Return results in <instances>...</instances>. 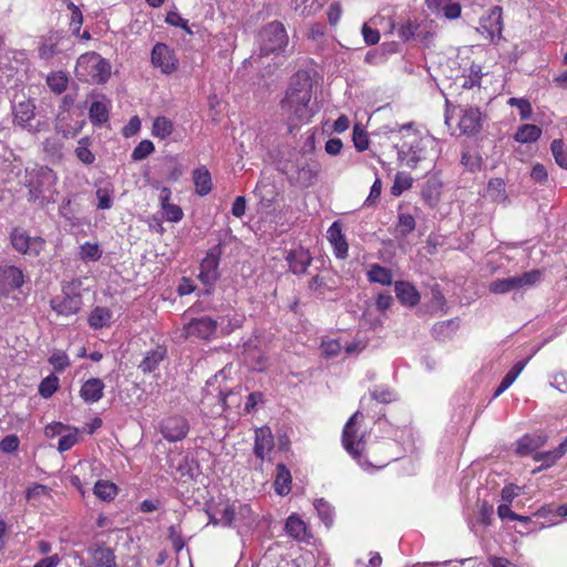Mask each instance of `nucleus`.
<instances>
[{"instance_id":"393cba45","label":"nucleus","mask_w":567,"mask_h":567,"mask_svg":"<svg viewBox=\"0 0 567 567\" xmlns=\"http://www.w3.org/2000/svg\"><path fill=\"white\" fill-rule=\"evenodd\" d=\"M327 238L334 247L336 256L338 258H346L348 254V244L342 234L341 226L334 221L327 231Z\"/></svg>"},{"instance_id":"5701e85b","label":"nucleus","mask_w":567,"mask_h":567,"mask_svg":"<svg viewBox=\"0 0 567 567\" xmlns=\"http://www.w3.org/2000/svg\"><path fill=\"white\" fill-rule=\"evenodd\" d=\"M394 291L399 302L405 307H415L420 301V293L415 286L406 281H395Z\"/></svg>"},{"instance_id":"bb28decb","label":"nucleus","mask_w":567,"mask_h":567,"mask_svg":"<svg viewBox=\"0 0 567 567\" xmlns=\"http://www.w3.org/2000/svg\"><path fill=\"white\" fill-rule=\"evenodd\" d=\"M287 260L292 272L305 274L312 258L308 250L299 248L289 252Z\"/></svg>"},{"instance_id":"a19ab883","label":"nucleus","mask_w":567,"mask_h":567,"mask_svg":"<svg viewBox=\"0 0 567 567\" xmlns=\"http://www.w3.org/2000/svg\"><path fill=\"white\" fill-rule=\"evenodd\" d=\"M89 116L93 124H103L109 120V110L103 102L95 101L91 104Z\"/></svg>"},{"instance_id":"f03ea898","label":"nucleus","mask_w":567,"mask_h":567,"mask_svg":"<svg viewBox=\"0 0 567 567\" xmlns=\"http://www.w3.org/2000/svg\"><path fill=\"white\" fill-rule=\"evenodd\" d=\"M394 147L398 159L409 167H415L419 162L431 157L436 140L432 136H423L412 123L403 124L395 135Z\"/></svg>"},{"instance_id":"a211bd4d","label":"nucleus","mask_w":567,"mask_h":567,"mask_svg":"<svg viewBox=\"0 0 567 567\" xmlns=\"http://www.w3.org/2000/svg\"><path fill=\"white\" fill-rule=\"evenodd\" d=\"M34 110L35 106L32 101L25 100L19 102L13 106L14 122L23 128H28L30 132L41 131L40 123L37 126H33L30 123L34 117Z\"/></svg>"},{"instance_id":"c85d7f7f","label":"nucleus","mask_w":567,"mask_h":567,"mask_svg":"<svg viewBox=\"0 0 567 567\" xmlns=\"http://www.w3.org/2000/svg\"><path fill=\"white\" fill-rule=\"evenodd\" d=\"M307 39L312 42L317 52L324 51L328 42L326 27L321 23L312 24L307 32Z\"/></svg>"},{"instance_id":"7ed1b4c3","label":"nucleus","mask_w":567,"mask_h":567,"mask_svg":"<svg viewBox=\"0 0 567 567\" xmlns=\"http://www.w3.org/2000/svg\"><path fill=\"white\" fill-rule=\"evenodd\" d=\"M281 171L291 185L308 188L317 182L320 166L305 155L297 154L284 162Z\"/></svg>"},{"instance_id":"c756f323","label":"nucleus","mask_w":567,"mask_h":567,"mask_svg":"<svg viewBox=\"0 0 567 567\" xmlns=\"http://www.w3.org/2000/svg\"><path fill=\"white\" fill-rule=\"evenodd\" d=\"M542 135L543 130L537 124H522L516 132L515 140L522 142V144H527V142L538 141Z\"/></svg>"},{"instance_id":"9d476101","label":"nucleus","mask_w":567,"mask_h":567,"mask_svg":"<svg viewBox=\"0 0 567 567\" xmlns=\"http://www.w3.org/2000/svg\"><path fill=\"white\" fill-rule=\"evenodd\" d=\"M13 248L23 255L39 256L44 248V239L41 237H31L25 230L16 228L10 235Z\"/></svg>"},{"instance_id":"680f3d73","label":"nucleus","mask_w":567,"mask_h":567,"mask_svg":"<svg viewBox=\"0 0 567 567\" xmlns=\"http://www.w3.org/2000/svg\"><path fill=\"white\" fill-rule=\"evenodd\" d=\"M19 443H20V441L17 435H14V434L7 435L0 442V450L3 453H12L18 450Z\"/></svg>"},{"instance_id":"774afa93","label":"nucleus","mask_w":567,"mask_h":567,"mask_svg":"<svg viewBox=\"0 0 567 567\" xmlns=\"http://www.w3.org/2000/svg\"><path fill=\"white\" fill-rule=\"evenodd\" d=\"M362 35L365 43L369 45L375 44L380 40L379 31L372 29L368 23L362 25Z\"/></svg>"},{"instance_id":"cd10ccee","label":"nucleus","mask_w":567,"mask_h":567,"mask_svg":"<svg viewBox=\"0 0 567 567\" xmlns=\"http://www.w3.org/2000/svg\"><path fill=\"white\" fill-rule=\"evenodd\" d=\"M165 357L166 349L164 347L158 346L146 353L145 358L140 363L138 368L144 373L153 372L155 369H157L158 364L164 360Z\"/></svg>"},{"instance_id":"c9c22d12","label":"nucleus","mask_w":567,"mask_h":567,"mask_svg":"<svg viewBox=\"0 0 567 567\" xmlns=\"http://www.w3.org/2000/svg\"><path fill=\"white\" fill-rule=\"evenodd\" d=\"M545 440L546 439L542 437V435H538L537 437H533V435H524L517 443V453H519V455H528V453L534 452V450L543 445Z\"/></svg>"},{"instance_id":"7c9ffc66","label":"nucleus","mask_w":567,"mask_h":567,"mask_svg":"<svg viewBox=\"0 0 567 567\" xmlns=\"http://www.w3.org/2000/svg\"><path fill=\"white\" fill-rule=\"evenodd\" d=\"M275 489L279 495H287L291 489V475L284 464L277 465Z\"/></svg>"},{"instance_id":"423d86ee","label":"nucleus","mask_w":567,"mask_h":567,"mask_svg":"<svg viewBox=\"0 0 567 567\" xmlns=\"http://www.w3.org/2000/svg\"><path fill=\"white\" fill-rule=\"evenodd\" d=\"M289 38L284 24L272 21L259 32V50L261 55L280 53L288 45Z\"/></svg>"},{"instance_id":"ea45409f","label":"nucleus","mask_w":567,"mask_h":567,"mask_svg":"<svg viewBox=\"0 0 567 567\" xmlns=\"http://www.w3.org/2000/svg\"><path fill=\"white\" fill-rule=\"evenodd\" d=\"M217 514L220 515V518L216 519L210 517V523L214 525L223 524L224 526H230L237 517V508L235 504L225 505L221 508L217 509Z\"/></svg>"},{"instance_id":"37998d69","label":"nucleus","mask_w":567,"mask_h":567,"mask_svg":"<svg viewBox=\"0 0 567 567\" xmlns=\"http://www.w3.org/2000/svg\"><path fill=\"white\" fill-rule=\"evenodd\" d=\"M413 177L408 172H396L392 184V195H402L405 189L411 188Z\"/></svg>"},{"instance_id":"9b49d317","label":"nucleus","mask_w":567,"mask_h":567,"mask_svg":"<svg viewBox=\"0 0 567 567\" xmlns=\"http://www.w3.org/2000/svg\"><path fill=\"white\" fill-rule=\"evenodd\" d=\"M219 255L220 252L218 248H212L200 262L198 278L205 286L208 287L206 289L207 295L210 293V288L219 279Z\"/></svg>"},{"instance_id":"338daca9","label":"nucleus","mask_w":567,"mask_h":567,"mask_svg":"<svg viewBox=\"0 0 567 567\" xmlns=\"http://www.w3.org/2000/svg\"><path fill=\"white\" fill-rule=\"evenodd\" d=\"M95 194H96V198L99 200V203H97L99 209L111 208L112 199H111L110 190L107 188H99Z\"/></svg>"},{"instance_id":"412c9836","label":"nucleus","mask_w":567,"mask_h":567,"mask_svg":"<svg viewBox=\"0 0 567 567\" xmlns=\"http://www.w3.org/2000/svg\"><path fill=\"white\" fill-rule=\"evenodd\" d=\"M51 307L58 315L69 317L81 309L82 299L80 295H65L62 298L51 300Z\"/></svg>"},{"instance_id":"4d7b16f0","label":"nucleus","mask_w":567,"mask_h":567,"mask_svg":"<svg viewBox=\"0 0 567 567\" xmlns=\"http://www.w3.org/2000/svg\"><path fill=\"white\" fill-rule=\"evenodd\" d=\"M79 441V433L78 430H74L73 432H70L68 434H62L59 443H58V450L59 452H65L69 451L72 446H74Z\"/></svg>"},{"instance_id":"20e7f679","label":"nucleus","mask_w":567,"mask_h":567,"mask_svg":"<svg viewBox=\"0 0 567 567\" xmlns=\"http://www.w3.org/2000/svg\"><path fill=\"white\" fill-rule=\"evenodd\" d=\"M76 74L94 83H104L110 78L111 66L100 54L87 52L78 59Z\"/></svg>"},{"instance_id":"4468645a","label":"nucleus","mask_w":567,"mask_h":567,"mask_svg":"<svg viewBox=\"0 0 567 567\" xmlns=\"http://www.w3.org/2000/svg\"><path fill=\"white\" fill-rule=\"evenodd\" d=\"M503 28V9L501 6H494L492 9H489L487 14L482 18L480 23V31L487 39L493 41L502 37Z\"/></svg>"},{"instance_id":"b1692460","label":"nucleus","mask_w":567,"mask_h":567,"mask_svg":"<svg viewBox=\"0 0 567 567\" xmlns=\"http://www.w3.org/2000/svg\"><path fill=\"white\" fill-rule=\"evenodd\" d=\"M274 447V437L268 427H260L255 433V455L264 461Z\"/></svg>"},{"instance_id":"864d4df0","label":"nucleus","mask_w":567,"mask_h":567,"mask_svg":"<svg viewBox=\"0 0 567 567\" xmlns=\"http://www.w3.org/2000/svg\"><path fill=\"white\" fill-rule=\"evenodd\" d=\"M81 258L83 260H99L101 258V250L97 244L85 243L81 246Z\"/></svg>"},{"instance_id":"49530a36","label":"nucleus","mask_w":567,"mask_h":567,"mask_svg":"<svg viewBox=\"0 0 567 567\" xmlns=\"http://www.w3.org/2000/svg\"><path fill=\"white\" fill-rule=\"evenodd\" d=\"M47 84L56 94L65 91L68 85V76L63 72H55L47 78Z\"/></svg>"},{"instance_id":"4be33fe9","label":"nucleus","mask_w":567,"mask_h":567,"mask_svg":"<svg viewBox=\"0 0 567 567\" xmlns=\"http://www.w3.org/2000/svg\"><path fill=\"white\" fill-rule=\"evenodd\" d=\"M89 567H115V556L111 548L95 546L89 549Z\"/></svg>"},{"instance_id":"3c124183","label":"nucleus","mask_w":567,"mask_h":567,"mask_svg":"<svg viewBox=\"0 0 567 567\" xmlns=\"http://www.w3.org/2000/svg\"><path fill=\"white\" fill-rule=\"evenodd\" d=\"M153 152H154L153 143L151 141H148V140H143L133 150L132 159L133 161H142V159L146 158Z\"/></svg>"},{"instance_id":"f704fd0d","label":"nucleus","mask_w":567,"mask_h":567,"mask_svg":"<svg viewBox=\"0 0 567 567\" xmlns=\"http://www.w3.org/2000/svg\"><path fill=\"white\" fill-rule=\"evenodd\" d=\"M112 313L107 308L96 307L89 317V323L94 329L107 326L111 321Z\"/></svg>"},{"instance_id":"09e8293b","label":"nucleus","mask_w":567,"mask_h":567,"mask_svg":"<svg viewBox=\"0 0 567 567\" xmlns=\"http://www.w3.org/2000/svg\"><path fill=\"white\" fill-rule=\"evenodd\" d=\"M368 278L372 282L390 286V272L380 266H372L368 272Z\"/></svg>"},{"instance_id":"4c0bfd02","label":"nucleus","mask_w":567,"mask_h":567,"mask_svg":"<svg viewBox=\"0 0 567 567\" xmlns=\"http://www.w3.org/2000/svg\"><path fill=\"white\" fill-rule=\"evenodd\" d=\"M372 409L378 410L377 413L385 416L386 404L390 401V393L386 390H373L371 392Z\"/></svg>"},{"instance_id":"58836bf2","label":"nucleus","mask_w":567,"mask_h":567,"mask_svg":"<svg viewBox=\"0 0 567 567\" xmlns=\"http://www.w3.org/2000/svg\"><path fill=\"white\" fill-rule=\"evenodd\" d=\"M91 141L89 137H82L78 142V147L75 148V155L80 162L85 165H91L95 161V155L89 148Z\"/></svg>"},{"instance_id":"6ab92c4d","label":"nucleus","mask_w":567,"mask_h":567,"mask_svg":"<svg viewBox=\"0 0 567 567\" xmlns=\"http://www.w3.org/2000/svg\"><path fill=\"white\" fill-rule=\"evenodd\" d=\"M462 134L475 135L482 128V112L480 107H467L458 122Z\"/></svg>"},{"instance_id":"2f4dec72","label":"nucleus","mask_w":567,"mask_h":567,"mask_svg":"<svg viewBox=\"0 0 567 567\" xmlns=\"http://www.w3.org/2000/svg\"><path fill=\"white\" fill-rule=\"evenodd\" d=\"M525 367V361H517L513 368H511L509 371L502 378L499 385L494 392V398H497V395H501L502 392L506 391V389L509 388V385L513 384L514 381H516L517 377L522 373L523 369Z\"/></svg>"},{"instance_id":"0e129e2a","label":"nucleus","mask_w":567,"mask_h":567,"mask_svg":"<svg viewBox=\"0 0 567 567\" xmlns=\"http://www.w3.org/2000/svg\"><path fill=\"white\" fill-rule=\"evenodd\" d=\"M494 506L488 502H482L480 505L481 520L485 526H489L493 520Z\"/></svg>"},{"instance_id":"6e6d98bb","label":"nucleus","mask_w":567,"mask_h":567,"mask_svg":"<svg viewBox=\"0 0 567 567\" xmlns=\"http://www.w3.org/2000/svg\"><path fill=\"white\" fill-rule=\"evenodd\" d=\"M352 140L359 152L367 150L369 146L368 135L359 125H355L353 128Z\"/></svg>"},{"instance_id":"603ef678","label":"nucleus","mask_w":567,"mask_h":567,"mask_svg":"<svg viewBox=\"0 0 567 567\" xmlns=\"http://www.w3.org/2000/svg\"><path fill=\"white\" fill-rule=\"evenodd\" d=\"M508 104L515 105L519 110L522 118H529L533 112V107L526 97H509Z\"/></svg>"},{"instance_id":"6e6552de","label":"nucleus","mask_w":567,"mask_h":567,"mask_svg":"<svg viewBox=\"0 0 567 567\" xmlns=\"http://www.w3.org/2000/svg\"><path fill=\"white\" fill-rule=\"evenodd\" d=\"M543 276L540 269H532L530 271L523 272L520 276L495 279L489 282L488 290L492 293H506V291L522 289V287H532L540 282Z\"/></svg>"},{"instance_id":"39448f33","label":"nucleus","mask_w":567,"mask_h":567,"mask_svg":"<svg viewBox=\"0 0 567 567\" xmlns=\"http://www.w3.org/2000/svg\"><path fill=\"white\" fill-rule=\"evenodd\" d=\"M55 173L48 166H39L28 171L27 187L29 188V200L35 202L53 193L56 183Z\"/></svg>"},{"instance_id":"13d9d810","label":"nucleus","mask_w":567,"mask_h":567,"mask_svg":"<svg viewBox=\"0 0 567 567\" xmlns=\"http://www.w3.org/2000/svg\"><path fill=\"white\" fill-rule=\"evenodd\" d=\"M415 227V218L410 214L399 215V221L396 225V231L401 234H409L413 231Z\"/></svg>"},{"instance_id":"72a5a7b5","label":"nucleus","mask_w":567,"mask_h":567,"mask_svg":"<svg viewBox=\"0 0 567 567\" xmlns=\"http://www.w3.org/2000/svg\"><path fill=\"white\" fill-rule=\"evenodd\" d=\"M218 327H220V332L224 336L231 333L235 329L240 328L244 321V317L238 316L236 313H227L225 316H220L217 319Z\"/></svg>"},{"instance_id":"473e14b6","label":"nucleus","mask_w":567,"mask_h":567,"mask_svg":"<svg viewBox=\"0 0 567 567\" xmlns=\"http://www.w3.org/2000/svg\"><path fill=\"white\" fill-rule=\"evenodd\" d=\"M196 192L200 195H207L212 189L210 174L206 168H198L193 175Z\"/></svg>"},{"instance_id":"5fc2aeb1","label":"nucleus","mask_w":567,"mask_h":567,"mask_svg":"<svg viewBox=\"0 0 567 567\" xmlns=\"http://www.w3.org/2000/svg\"><path fill=\"white\" fill-rule=\"evenodd\" d=\"M318 0H292V7L295 11H298L301 16H311L317 8L315 4Z\"/></svg>"},{"instance_id":"f8f14e48","label":"nucleus","mask_w":567,"mask_h":567,"mask_svg":"<svg viewBox=\"0 0 567 567\" xmlns=\"http://www.w3.org/2000/svg\"><path fill=\"white\" fill-rule=\"evenodd\" d=\"M554 512L550 508H546L543 506L533 513L532 516L518 515L515 520H519V523L526 524V528L524 532H519L520 534H529L537 533V530L545 529V527L553 526L555 524Z\"/></svg>"},{"instance_id":"69168bd1","label":"nucleus","mask_w":567,"mask_h":567,"mask_svg":"<svg viewBox=\"0 0 567 567\" xmlns=\"http://www.w3.org/2000/svg\"><path fill=\"white\" fill-rule=\"evenodd\" d=\"M382 182L380 178H377L371 187L370 194L365 199V206H373L381 196Z\"/></svg>"},{"instance_id":"dca6fc26","label":"nucleus","mask_w":567,"mask_h":567,"mask_svg":"<svg viewBox=\"0 0 567 567\" xmlns=\"http://www.w3.org/2000/svg\"><path fill=\"white\" fill-rule=\"evenodd\" d=\"M218 328V321L204 316L192 319L185 327L187 337H196L202 340H209L214 337Z\"/></svg>"},{"instance_id":"e2e57ef3","label":"nucleus","mask_w":567,"mask_h":567,"mask_svg":"<svg viewBox=\"0 0 567 567\" xmlns=\"http://www.w3.org/2000/svg\"><path fill=\"white\" fill-rule=\"evenodd\" d=\"M165 217L169 221H179L183 218V212L179 206L173 204H165L163 207Z\"/></svg>"},{"instance_id":"0eeeda50","label":"nucleus","mask_w":567,"mask_h":567,"mask_svg":"<svg viewBox=\"0 0 567 567\" xmlns=\"http://www.w3.org/2000/svg\"><path fill=\"white\" fill-rule=\"evenodd\" d=\"M364 416L357 411L346 423L342 432V444L349 454L358 458L364 450L365 431L361 430Z\"/></svg>"},{"instance_id":"de8ad7c7","label":"nucleus","mask_w":567,"mask_h":567,"mask_svg":"<svg viewBox=\"0 0 567 567\" xmlns=\"http://www.w3.org/2000/svg\"><path fill=\"white\" fill-rule=\"evenodd\" d=\"M59 388V378L54 374H50L49 377L44 378L40 385H39V394L48 399L52 396V394L58 390Z\"/></svg>"},{"instance_id":"f257e3e1","label":"nucleus","mask_w":567,"mask_h":567,"mask_svg":"<svg viewBox=\"0 0 567 567\" xmlns=\"http://www.w3.org/2000/svg\"><path fill=\"white\" fill-rule=\"evenodd\" d=\"M312 79L307 71L297 72L289 83L281 109L290 121L308 122L317 112L312 97Z\"/></svg>"},{"instance_id":"a18cd8bd","label":"nucleus","mask_w":567,"mask_h":567,"mask_svg":"<svg viewBox=\"0 0 567 567\" xmlns=\"http://www.w3.org/2000/svg\"><path fill=\"white\" fill-rule=\"evenodd\" d=\"M116 486L111 482L99 481L95 483L94 494L103 501L112 499L116 495Z\"/></svg>"},{"instance_id":"f3484780","label":"nucleus","mask_w":567,"mask_h":567,"mask_svg":"<svg viewBox=\"0 0 567 567\" xmlns=\"http://www.w3.org/2000/svg\"><path fill=\"white\" fill-rule=\"evenodd\" d=\"M24 282L21 269L16 266L0 267V292L8 293L10 290L19 289Z\"/></svg>"},{"instance_id":"bf43d9fd","label":"nucleus","mask_w":567,"mask_h":567,"mask_svg":"<svg viewBox=\"0 0 567 567\" xmlns=\"http://www.w3.org/2000/svg\"><path fill=\"white\" fill-rule=\"evenodd\" d=\"M49 362L53 365L55 371L61 372L70 365L69 357L63 351H55L50 358Z\"/></svg>"},{"instance_id":"2eb2a0df","label":"nucleus","mask_w":567,"mask_h":567,"mask_svg":"<svg viewBox=\"0 0 567 567\" xmlns=\"http://www.w3.org/2000/svg\"><path fill=\"white\" fill-rule=\"evenodd\" d=\"M188 431V421L178 415L166 417L161 424V433L169 442L182 441L186 437Z\"/></svg>"},{"instance_id":"a878e982","label":"nucleus","mask_w":567,"mask_h":567,"mask_svg":"<svg viewBox=\"0 0 567 567\" xmlns=\"http://www.w3.org/2000/svg\"><path fill=\"white\" fill-rule=\"evenodd\" d=\"M104 383L99 378H91L84 382L80 395L85 402L94 403L103 396Z\"/></svg>"},{"instance_id":"79ce46f5","label":"nucleus","mask_w":567,"mask_h":567,"mask_svg":"<svg viewBox=\"0 0 567 567\" xmlns=\"http://www.w3.org/2000/svg\"><path fill=\"white\" fill-rule=\"evenodd\" d=\"M286 530L293 538L301 540L306 536V524L296 515H291L287 519Z\"/></svg>"},{"instance_id":"052dcab7","label":"nucleus","mask_w":567,"mask_h":567,"mask_svg":"<svg viewBox=\"0 0 567 567\" xmlns=\"http://www.w3.org/2000/svg\"><path fill=\"white\" fill-rule=\"evenodd\" d=\"M417 24L412 21L404 22L401 27H399V37L403 41H409L414 39L415 31L417 29Z\"/></svg>"},{"instance_id":"e433bc0d","label":"nucleus","mask_w":567,"mask_h":567,"mask_svg":"<svg viewBox=\"0 0 567 567\" xmlns=\"http://www.w3.org/2000/svg\"><path fill=\"white\" fill-rule=\"evenodd\" d=\"M173 130L174 125L169 118L165 116H158L153 122L152 134L155 137L164 140L173 133Z\"/></svg>"},{"instance_id":"ddd939ff","label":"nucleus","mask_w":567,"mask_h":567,"mask_svg":"<svg viewBox=\"0 0 567 567\" xmlns=\"http://www.w3.org/2000/svg\"><path fill=\"white\" fill-rule=\"evenodd\" d=\"M152 64L159 68L163 73L171 74L178 68V60L174 51L165 43H156L152 50Z\"/></svg>"},{"instance_id":"aec40b11","label":"nucleus","mask_w":567,"mask_h":567,"mask_svg":"<svg viewBox=\"0 0 567 567\" xmlns=\"http://www.w3.org/2000/svg\"><path fill=\"white\" fill-rule=\"evenodd\" d=\"M427 9L439 16L442 13L446 19L454 20L462 16V4L452 0H425Z\"/></svg>"},{"instance_id":"8fccbe9b","label":"nucleus","mask_w":567,"mask_h":567,"mask_svg":"<svg viewBox=\"0 0 567 567\" xmlns=\"http://www.w3.org/2000/svg\"><path fill=\"white\" fill-rule=\"evenodd\" d=\"M319 517L329 527L332 524V511L324 499H317L313 504Z\"/></svg>"},{"instance_id":"1a4fd4ad","label":"nucleus","mask_w":567,"mask_h":567,"mask_svg":"<svg viewBox=\"0 0 567 567\" xmlns=\"http://www.w3.org/2000/svg\"><path fill=\"white\" fill-rule=\"evenodd\" d=\"M73 48V42L63 32L54 31L43 37L39 44V58L44 61H50L54 56L70 51Z\"/></svg>"},{"instance_id":"c03bdc74","label":"nucleus","mask_w":567,"mask_h":567,"mask_svg":"<svg viewBox=\"0 0 567 567\" xmlns=\"http://www.w3.org/2000/svg\"><path fill=\"white\" fill-rule=\"evenodd\" d=\"M551 155L559 167L567 169V147L563 140H554Z\"/></svg>"}]
</instances>
